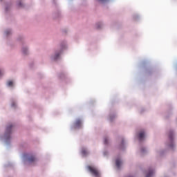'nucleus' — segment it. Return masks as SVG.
Masks as SVG:
<instances>
[{
    "label": "nucleus",
    "mask_w": 177,
    "mask_h": 177,
    "mask_svg": "<svg viewBox=\"0 0 177 177\" xmlns=\"http://www.w3.org/2000/svg\"><path fill=\"white\" fill-rule=\"evenodd\" d=\"M88 171L93 175L95 177H100V171L96 168L93 167L92 166H88Z\"/></svg>",
    "instance_id": "nucleus-1"
},
{
    "label": "nucleus",
    "mask_w": 177,
    "mask_h": 177,
    "mask_svg": "<svg viewBox=\"0 0 177 177\" xmlns=\"http://www.w3.org/2000/svg\"><path fill=\"white\" fill-rule=\"evenodd\" d=\"M13 125L10 124L7 127L6 129V133H5V137L6 139L8 140V139L10 138V134L12 133V128Z\"/></svg>",
    "instance_id": "nucleus-2"
},
{
    "label": "nucleus",
    "mask_w": 177,
    "mask_h": 177,
    "mask_svg": "<svg viewBox=\"0 0 177 177\" xmlns=\"http://www.w3.org/2000/svg\"><path fill=\"white\" fill-rule=\"evenodd\" d=\"M82 125V122L81 121V120L77 119L74 123V128H81Z\"/></svg>",
    "instance_id": "nucleus-3"
},
{
    "label": "nucleus",
    "mask_w": 177,
    "mask_h": 177,
    "mask_svg": "<svg viewBox=\"0 0 177 177\" xmlns=\"http://www.w3.org/2000/svg\"><path fill=\"white\" fill-rule=\"evenodd\" d=\"M122 164V162L121 161L120 159H116L115 165H116L117 168L120 169Z\"/></svg>",
    "instance_id": "nucleus-4"
},
{
    "label": "nucleus",
    "mask_w": 177,
    "mask_h": 177,
    "mask_svg": "<svg viewBox=\"0 0 177 177\" xmlns=\"http://www.w3.org/2000/svg\"><path fill=\"white\" fill-rule=\"evenodd\" d=\"M29 162H35L37 161V158L34 156H31L28 158Z\"/></svg>",
    "instance_id": "nucleus-5"
},
{
    "label": "nucleus",
    "mask_w": 177,
    "mask_h": 177,
    "mask_svg": "<svg viewBox=\"0 0 177 177\" xmlns=\"http://www.w3.org/2000/svg\"><path fill=\"white\" fill-rule=\"evenodd\" d=\"M143 138H145V133L144 132H140L139 133V140H142Z\"/></svg>",
    "instance_id": "nucleus-6"
},
{
    "label": "nucleus",
    "mask_w": 177,
    "mask_h": 177,
    "mask_svg": "<svg viewBox=\"0 0 177 177\" xmlns=\"http://www.w3.org/2000/svg\"><path fill=\"white\" fill-rule=\"evenodd\" d=\"M153 174H154V171L149 170V173L147 174L146 177H151L153 176Z\"/></svg>",
    "instance_id": "nucleus-7"
},
{
    "label": "nucleus",
    "mask_w": 177,
    "mask_h": 177,
    "mask_svg": "<svg viewBox=\"0 0 177 177\" xmlns=\"http://www.w3.org/2000/svg\"><path fill=\"white\" fill-rule=\"evenodd\" d=\"M82 156H88V151H86V149H82Z\"/></svg>",
    "instance_id": "nucleus-8"
},
{
    "label": "nucleus",
    "mask_w": 177,
    "mask_h": 177,
    "mask_svg": "<svg viewBox=\"0 0 177 177\" xmlns=\"http://www.w3.org/2000/svg\"><path fill=\"white\" fill-rule=\"evenodd\" d=\"M104 145H107L109 143V138H107V137L104 138Z\"/></svg>",
    "instance_id": "nucleus-9"
},
{
    "label": "nucleus",
    "mask_w": 177,
    "mask_h": 177,
    "mask_svg": "<svg viewBox=\"0 0 177 177\" xmlns=\"http://www.w3.org/2000/svg\"><path fill=\"white\" fill-rule=\"evenodd\" d=\"M59 56H60V53H56L54 57V60H57V59H59Z\"/></svg>",
    "instance_id": "nucleus-10"
},
{
    "label": "nucleus",
    "mask_w": 177,
    "mask_h": 177,
    "mask_svg": "<svg viewBox=\"0 0 177 177\" xmlns=\"http://www.w3.org/2000/svg\"><path fill=\"white\" fill-rule=\"evenodd\" d=\"M8 86H13V82L9 81V82H8Z\"/></svg>",
    "instance_id": "nucleus-11"
},
{
    "label": "nucleus",
    "mask_w": 177,
    "mask_h": 177,
    "mask_svg": "<svg viewBox=\"0 0 177 177\" xmlns=\"http://www.w3.org/2000/svg\"><path fill=\"white\" fill-rule=\"evenodd\" d=\"M172 134H170L169 136V139H170V140H172Z\"/></svg>",
    "instance_id": "nucleus-12"
},
{
    "label": "nucleus",
    "mask_w": 177,
    "mask_h": 177,
    "mask_svg": "<svg viewBox=\"0 0 177 177\" xmlns=\"http://www.w3.org/2000/svg\"><path fill=\"white\" fill-rule=\"evenodd\" d=\"M26 48H24V49H23V53H24V54L27 53H26Z\"/></svg>",
    "instance_id": "nucleus-13"
},
{
    "label": "nucleus",
    "mask_w": 177,
    "mask_h": 177,
    "mask_svg": "<svg viewBox=\"0 0 177 177\" xmlns=\"http://www.w3.org/2000/svg\"><path fill=\"white\" fill-rule=\"evenodd\" d=\"M101 2H106V1H109V0H100Z\"/></svg>",
    "instance_id": "nucleus-14"
},
{
    "label": "nucleus",
    "mask_w": 177,
    "mask_h": 177,
    "mask_svg": "<svg viewBox=\"0 0 177 177\" xmlns=\"http://www.w3.org/2000/svg\"><path fill=\"white\" fill-rule=\"evenodd\" d=\"M3 74V72L1 71H0V77H1V75H2Z\"/></svg>",
    "instance_id": "nucleus-15"
},
{
    "label": "nucleus",
    "mask_w": 177,
    "mask_h": 177,
    "mask_svg": "<svg viewBox=\"0 0 177 177\" xmlns=\"http://www.w3.org/2000/svg\"><path fill=\"white\" fill-rule=\"evenodd\" d=\"M19 6H21V3H19Z\"/></svg>",
    "instance_id": "nucleus-16"
},
{
    "label": "nucleus",
    "mask_w": 177,
    "mask_h": 177,
    "mask_svg": "<svg viewBox=\"0 0 177 177\" xmlns=\"http://www.w3.org/2000/svg\"><path fill=\"white\" fill-rule=\"evenodd\" d=\"M97 28H100V26H97Z\"/></svg>",
    "instance_id": "nucleus-17"
},
{
    "label": "nucleus",
    "mask_w": 177,
    "mask_h": 177,
    "mask_svg": "<svg viewBox=\"0 0 177 177\" xmlns=\"http://www.w3.org/2000/svg\"><path fill=\"white\" fill-rule=\"evenodd\" d=\"M7 35L9 34L8 32L6 33Z\"/></svg>",
    "instance_id": "nucleus-18"
}]
</instances>
